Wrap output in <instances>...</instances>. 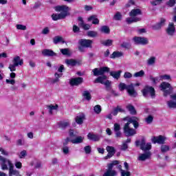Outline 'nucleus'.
I'll use <instances>...</instances> for the list:
<instances>
[{
	"mask_svg": "<svg viewBox=\"0 0 176 176\" xmlns=\"http://www.w3.org/2000/svg\"><path fill=\"white\" fill-rule=\"evenodd\" d=\"M133 41L135 45H148L149 43V41L148 38L142 36H135L133 38Z\"/></svg>",
	"mask_w": 176,
	"mask_h": 176,
	"instance_id": "1a4fd4ad",
	"label": "nucleus"
},
{
	"mask_svg": "<svg viewBox=\"0 0 176 176\" xmlns=\"http://www.w3.org/2000/svg\"><path fill=\"white\" fill-rule=\"evenodd\" d=\"M124 79H130V78H133V74L129 72H126L124 74Z\"/></svg>",
	"mask_w": 176,
	"mask_h": 176,
	"instance_id": "864d4df0",
	"label": "nucleus"
},
{
	"mask_svg": "<svg viewBox=\"0 0 176 176\" xmlns=\"http://www.w3.org/2000/svg\"><path fill=\"white\" fill-rule=\"evenodd\" d=\"M0 162L1 168L3 170H8L9 169V175L10 176H19L20 175V173L19 170L14 169V166L12 163V161L3 157L2 155H0ZM9 166V168H8V165Z\"/></svg>",
	"mask_w": 176,
	"mask_h": 176,
	"instance_id": "f03ea898",
	"label": "nucleus"
},
{
	"mask_svg": "<svg viewBox=\"0 0 176 176\" xmlns=\"http://www.w3.org/2000/svg\"><path fill=\"white\" fill-rule=\"evenodd\" d=\"M175 94L170 95L171 100L167 102V105L168 108H176V98H175Z\"/></svg>",
	"mask_w": 176,
	"mask_h": 176,
	"instance_id": "f3484780",
	"label": "nucleus"
},
{
	"mask_svg": "<svg viewBox=\"0 0 176 176\" xmlns=\"http://www.w3.org/2000/svg\"><path fill=\"white\" fill-rule=\"evenodd\" d=\"M168 151H170V146L167 145H162L161 146V151L162 152V153H165V152H168Z\"/></svg>",
	"mask_w": 176,
	"mask_h": 176,
	"instance_id": "c03bdc74",
	"label": "nucleus"
},
{
	"mask_svg": "<svg viewBox=\"0 0 176 176\" xmlns=\"http://www.w3.org/2000/svg\"><path fill=\"white\" fill-rule=\"evenodd\" d=\"M105 80H107V76L105 75H102L99 77H98L94 81V83H101V85H102Z\"/></svg>",
	"mask_w": 176,
	"mask_h": 176,
	"instance_id": "393cba45",
	"label": "nucleus"
},
{
	"mask_svg": "<svg viewBox=\"0 0 176 176\" xmlns=\"http://www.w3.org/2000/svg\"><path fill=\"white\" fill-rule=\"evenodd\" d=\"M25 156H27V151L25 150L22 151L19 155V159H24Z\"/></svg>",
	"mask_w": 176,
	"mask_h": 176,
	"instance_id": "49530a36",
	"label": "nucleus"
},
{
	"mask_svg": "<svg viewBox=\"0 0 176 176\" xmlns=\"http://www.w3.org/2000/svg\"><path fill=\"white\" fill-rule=\"evenodd\" d=\"M144 75H145V72H144V70H140V72L135 73L133 76L134 78H142Z\"/></svg>",
	"mask_w": 176,
	"mask_h": 176,
	"instance_id": "58836bf2",
	"label": "nucleus"
},
{
	"mask_svg": "<svg viewBox=\"0 0 176 176\" xmlns=\"http://www.w3.org/2000/svg\"><path fill=\"white\" fill-rule=\"evenodd\" d=\"M43 56H48V57H53L56 56V53L53 52L52 50L45 49L42 51Z\"/></svg>",
	"mask_w": 176,
	"mask_h": 176,
	"instance_id": "aec40b11",
	"label": "nucleus"
},
{
	"mask_svg": "<svg viewBox=\"0 0 176 176\" xmlns=\"http://www.w3.org/2000/svg\"><path fill=\"white\" fill-rule=\"evenodd\" d=\"M131 45H130V43L124 42L121 44V47H124V49H130Z\"/></svg>",
	"mask_w": 176,
	"mask_h": 176,
	"instance_id": "5fc2aeb1",
	"label": "nucleus"
},
{
	"mask_svg": "<svg viewBox=\"0 0 176 176\" xmlns=\"http://www.w3.org/2000/svg\"><path fill=\"white\" fill-rule=\"evenodd\" d=\"M150 80L151 81H153V83H154V85H156V83L160 82V80H162V78L160 77H155L154 78L153 76H150Z\"/></svg>",
	"mask_w": 176,
	"mask_h": 176,
	"instance_id": "a19ab883",
	"label": "nucleus"
},
{
	"mask_svg": "<svg viewBox=\"0 0 176 176\" xmlns=\"http://www.w3.org/2000/svg\"><path fill=\"white\" fill-rule=\"evenodd\" d=\"M55 78L52 80V83H57V82H60V78L63 76V74H58L56 72L54 74Z\"/></svg>",
	"mask_w": 176,
	"mask_h": 176,
	"instance_id": "4c0bfd02",
	"label": "nucleus"
},
{
	"mask_svg": "<svg viewBox=\"0 0 176 176\" xmlns=\"http://www.w3.org/2000/svg\"><path fill=\"white\" fill-rule=\"evenodd\" d=\"M13 64H10L8 68L11 72H14L16 71V67L19 65H23L24 64V60L19 56L14 57L12 60Z\"/></svg>",
	"mask_w": 176,
	"mask_h": 176,
	"instance_id": "39448f33",
	"label": "nucleus"
},
{
	"mask_svg": "<svg viewBox=\"0 0 176 176\" xmlns=\"http://www.w3.org/2000/svg\"><path fill=\"white\" fill-rule=\"evenodd\" d=\"M160 78L161 80H170V79H171V76L167 74L160 76Z\"/></svg>",
	"mask_w": 176,
	"mask_h": 176,
	"instance_id": "de8ad7c7",
	"label": "nucleus"
},
{
	"mask_svg": "<svg viewBox=\"0 0 176 176\" xmlns=\"http://www.w3.org/2000/svg\"><path fill=\"white\" fill-rule=\"evenodd\" d=\"M102 85H104V86L107 87V89H108L109 87H111V81L107 80L104 81Z\"/></svg>",
	"mask_w": 176,
	"mask_h": 176,
	"instance_id": "338daca9",
	"label": "nucleus"
},
{
	"mask_svg": "<svg viewBox=\"0 0 176 176\" xmlns=\"http://www.w3.org/2000/svg\"><path fill=\"white\" fill-rule=\"evenodd\" d=\"M126 21L127 24H132V23H137L138 21H141V18L134 16L128 17L126 18Z\"/></svg>",
	"mask_w": 176,
	"mask_h": 176,
	"instance_id": "5701e85b",
	"label": "nucleus"
},
{
	"mask_svg": "<svg viewBox=\"0 0 176 176\" xmlns=\"http://www.w3.org/2000/svg\"><path fill=\"white\" fill-rule=\"evenodd\" d=\"M120 124L118 123L114 124V131H120Z\"/></svg>",
	"mask_w": 176,
	"mask_h": 176,
	"instance_id": "680f3d73",
	"label": "nucleus"
},
{
	"mask_svg": "<svg viewBox=\"0 0 176 176\" xmlns=\"http://www.w3.org/2000/svg\"><path fill=\"white\" fill-rule=\"evenodd\" d=\"M65 70V68L63 65H61L58 68V72L59 74H63V72Z\"/></svg>",
	"mask_w": 176,
	"mask_h": 176,
	"instance_id": "69168bd1",
	"label": "nucleus"
},
{
	"mask_svg": "<svg viewBox=\"0 0 176 176\" xmlns=\"http://www.w3.org/2000/svg\"><path fill=\"white\" fill-rule=\"evenodd\" d=\"M151 141H152V142H153V144H164V141H166V138L162 135H160L157 137H153L151 139Z\"/></svg>",
	"mask_w": 176,
	"mask_h": 176,
	"instance_id": "4468645a",
	"label": "nucleus"
},
{
	"mask_svg": "<svg viewBox=\"0 0 176 176\" xmlns=\"http://www.w3.org/2000/svg\"><path fill=\"white\" fill-rule=\"evenodd\" d=\"M94 111L95 113H97V115L101 113V106L100 104H97L94 107Z\"/></svg>",
	"mask_w": 176,
	"mask_h": 176,
	"instance_id": "37998d69",
	"label": "nucleus"
},
{
	"mask_svg": "<svg viewBox=\"0 0 176 176\" xmlns=\"http://www.w3.org/2000/svg\"><path fill=\"white\" fill-rule=\"evenodd\" d=\"M15 167L16 168H21V167H23V164H21V162H15Z\"/></svg>",
	"mask_w": 176,
	"mask_h": 176,
	"instance_id": "774afa93",
	"label": "nucleus"
},
{
	"mask_svg": "<svg viewBox=\"0 0 176 176\" xmlns=\"http://www.w3.org/2000/svg\"><path fill=\"white\" fill-rule=\"evenodd\" d=\"M47 109H49V113L50 115H53V111H57L58 109V104H50L47 106Z\"/></svg>",
	"mask_w": 176,
	"mask_h": 176,
	"instance_id": "c85d7f7f",
	"label": "nucleus"
},
{
	"mask_svg": "<svg viewBox=\"0 0 176 176\" xmlns=\"http://www.w3.org/2000/svg\"><path fill=\"white\" fill-rule=\"evenodd\" d=\"M85 138L82 136H78L76 138L72 140H70L69 138H67L65 140L63 145H67L69 142H72V144H81V142H83Z\"/></svg>",
	"mask_w": 176,
	"mask_h": 176,
	"instance_id": "9d476101",
	"label": "nucleus"
},
{
	"mask_svg": "<svg viewBox=\"0 0 176 176\" xmlns=\"http://www.w3.org/2000/svg\"><path fill=\"white\" fill-rule=\"evenodd\" d=\"M166 5L169 6L170 8H173L174 5H175V0H169L167 3Z\"/></svg>",
	"mask_w": 176,
	"mask_h": 176,
	"instance_id": "6e6d98bb",
	"label": "nucleus"
},
{
	"mask_svg": "<svg viewBox=\"0 0 176 176\" xmlns=\"http://www.w3.org/2000/svg\"><path fill=\"white\" fill-rule=\"evenodd\" d=\"M123 120H127L128 122L124 126V133L125 134L126 137H132L133 135H135V134H137L135 129H131L130 127V124L132 123L135 129H138V126H140L138 124L140 119L137 117L133 116L126 117L123 119Z\"/></svg>",
	"mask_w": 176,
	"mask_h": 176,
	"instance_id": "f257e3e1",
	"label": "nucleus"
},
{
	"mask_svg": "<svg viewBox=\"0 0 176 176\" xmlns=\"http://www.w3.org/2000/svg\"><path fill=\"white\" fill-rule=\"evenodd\" d=\"M54 43L55 45H57V43H59V42H61L62 43H65V41H64V38L60 36H56L54 38Z\"/></svg>",
	"mask_w": 176,
	"mask_h": 176,
	"instance_id": "473e14b6",
	"label": "nucleus"
},
{
	"mask_svg": "<svg viewBox=\"0 0 176 176\" xmlns=\"http://www.w3.org/2000/svg\"><path fill=\"white\" fill-rule=\"evenodd\" d=\"M24 144H25V141L23 139H19L16 141V145L18 146H21L22 145H24Z\"/></svg>",
	"mask_w": 176,
	"mask_h": 176,
	"instance_id": "8fccbe9b",
	"label": "nucleus"
},
{
	"mask_svg": "<svg viewBox=\"0 0 176 176\" xmlns=\"http://www.w3.org/2000/svg\"><path fill=\"white\" fill-rule=\"evenodd\" d=\"M84 120H85V114H83V113H81V114L77 116L75 118V121L77 123V124H83Z\"/></svg>",
	"mask_w": 176,
	"mask_h": 176,
	"instance_id": "b1692460",
	"label": "nucleus"
},
{
	"mask_svg": "<svg viewBox=\"0 0 176 176\" xmlns=\"http://www.w3.org/2000/svg\"><path fill=\"white\" fill-rule=\"evenodd\" d=\"M166 23V19H161L160 21L155 25L152 26V29L154 30L155 31H157L162 28L164 25V23Z\"/></svg>",
	"mask_w": 176,
	"mask_h": 176,
	"instance_id": "dca6fc26",
	"label": "nucleus"
},
{
	"mask_svg": "<svg viewBox=\"0 0 176 176\" xmlns=\"http://www.w3.org/2000/svg\"><path fill=\"white\" fill-rule=\"evenodd\" d=\"M62 151L64 155H68V153H69V148L67 146H63Z\"/></svg>",
	"mask_w": 176,
	"mask_h": 176,
	"instance_id": "3c124183",
	"label": "nucleus"
},
{
	"mask_svg": "<svg viewBox=\"0 0 176 176\" xmlns=\"http://www.w3.org/2000/svg\"><path fill=\"white\" fill-rule=\"evenodd\" d=\"M56 12H60L59 14H53L52 15V19L54 21H57V20H63L65 19L67 16H69V7L67 6H57L55 7Z\"/></svg>",
	"mask_w": 176,
	"mask_h": 176,
	"instance_id": "7ed1b4c3",
	"label": "nucleus"
},
{
	"mask_svg": "<svg viewBox=\"0 0 176 176\" xmlns=\"http://www.w3.org/2000/svg\"><path fill=\"white\" fill-rule=\"evenodd\" d=\"M152 148V144L151 143H145V140L142 139L140 142V148L142 151H149Z\"/></svg>",
	"mask_w": 176,
	"mask_h": 176,
	"instance_id": "2eb2a0df",
	"label": "nucleus"
},
{
	"mask_svg": "<svg viewBox=\"0 0 176 176\" xmlns=\"http://www.w3.org/2000/svg\"><path fill=\"white\" fill-rule=\"evenodd\" d=\"M156 63V57L153 56L148 59L147 64L148 65H153Z\"/></svg>",
	"mask_w": 176,
	"mask_h": 176,
	"instance_id": "79ce46f5",
	"label": "nucleus"
},
{
	"mask_svg": "<svg viewBox=\"0 0 176 176\" xmlns=\"http://www.w3.org/2000/svg\"><path fill=\"white\" fill-rule=\"evenodd\" d=\"M113 19L116 21L122 20V14L120 12H117L113 16Z\"/></svg>",
	"mask_w": 176,
	"mask_h": 176,
	"instance_id": "a18cd8bd",
	"label": "nucleus"
},
{
	"mask_svg": "<svg viewBox=\"0 0 176 176\" xmlns=\"http://www.w3.org/2000/svg\"><path fill=\"white\" fill-rule=\"evenodd\" d=\"M139 14H141V10L140 9H133L129 13L131 17H135V16H138Z\"/></svg>",
	"mask_w": 176,
	"mask_h": 176,
	"instance_id": "7c9ffc66",
	"label": "nucleus"
},
{
	"mask_svg": "<svg viewBox=\"0 0 176 176\" xmlns=\"http://www.w3.org/2000/svg\"><path fill=\"white\" fill-rule=\"evenodd\" d=\"M69 124H71V123L69 122V121H60L58 122V126L60 127V129H67V127H68V126H69Z\"/></svg>",
	"mask_w": 176,
	"mask_h": 176,
	"instance_id": "bb28decb",
	"label": "nucleus"
},
{
	"mask_svg": "<svg viewBox=\"0 0 176 176\" xmlns=\"http://www.w3.org/2000/svg\"><path fill=\"white\" fill-rule=\"evenodd\" d=\"M121 74L122 70H118L117 72H110V76H112L114 79H116V80H119Z\"/></svg>",
	"mask_w": 176,
	"mask_h": 176,
	"instance_id": "4be33fe9",
	"label": "nucleus"
},
{
	"mask_svg": "<svg viewBox=\"0 0 176 176\" xmlns=\"http://www.w3.org/2000/svg\"><path fill=\"white\" fill-rule=\"evenodd\" d=\"M106 150L107 151L108 154L105 157V159H109L110 157H112L115 155V148L108 146L106 148Z\"/></svg>",
	"mask_w": 176,
	"mask_h": 176,
	"instance_id": "6ab92c4d",
	"label": "nucleus"
},
{
	"mask_svg": "<svg viewBox=\"0 0 176 176\" xmlns=\"http://www.w3.org/2000/svg\"><path fill=\"white\" fill-rule=\"evenodd\" d=\"M49 32H50V30L47 27H46L42 30L41 34H43V35H47Z\"/></svg>",
	"mask_w": 176,
	"mask_h": 176,
	"instance_id": "bf43d9fd",
	"label": "nucleus"
},
{
	"mask_svg": "<svg viewBox=\"0 0 176 176\" xmlns=\"http://www.w3.org/2000/svg\"><path fill=\"white\" fill-rule=\"evenodd\" d=\"M88 21H92V24H100V20L97 18L96 15H91L88 18Z\"/></svg>",
	"mask_w": 176,
	"mask_h": 176,
	"instance_id": "cd10ccee",
	"label": "nucleus"
},
{
	"mask_svg": "<svg viewBox=\"0 0 176 176\" xmlns=\"http://www.w3.org/2000/svg\"><path fill=\"white\" fill-rule=\"evenodd\" d=\"M146 122L147 123V124H151V123H152V122H153V117L152 116H148L146 119Z\"/></svg>",
	"mask_w": 176,
	"mask_h": 176,
	"instance_id": "09e8293b",
	"label": "nucleus"
},
{
	"mask_svg": "<svg viewBox=\"0 0 176 176\" xmlns=\"http://www.w3.org/2000/svg\"><path fill=\"white\" fill-rule=\"evenodd\" d=\"M94 76H100L104 75L105 72H109V67H102L100 68H95L92 70Z\"/></svg>",
	"mask_w": 176,
	"mask_h": 176,
	"instance_id": "6e6552de",
	"label": "nucleus"
},
{
	"mask_svg": "<svg viewBox=\"0 0 176 176\" xmlns=\"http://www.w3.org/2000/svg\"><path fill=\"white\" fill-rule=\"evenodd\" d=\"M160 89L162 90V91L164 92V96L165 97H167L168 94H171V91H173V87H171V85L166 82H163L160 85Z\"/></svg>",
	"mask_w": 176,
	"mask_h": 176,
	"instance_id": "423d86ee",
	"label": "nucleus"
},
{
	"mask_svg": "<svg viewBox=\"0 0 176 176\" xmlns=\"http://www.w3.org/2000/svg\"><path fill=\"white\" fill-rule=\"evenodd\" d=\"M83 83V78L77 77L70 79L69 84L71 86H79V85H82Z\"/></svg>",
	"mask_w": 176,
	"mask_h": 176,
	"instance_id": "f8f14e48",
	"label": "nucleus"
},
{
	"mask_svg": "<svg viewBox=\"0 0 176 176\" xmlns=\"http://www.w3.org/2000/svg\"><path fill=\"white\" fill-rule=\"evenodd\" d=\"M65 64H67V65L68 67H75V65L78 64V61H76L74 59H66L65 60Z\"/></svg>",
	"mask_w": 176,
	"mask_h": 176,
	"instance_id": "a878e982",
	"label": "nucleus"
},
{
	"mask_svg": "<svg viewBox=\"0 0 176 176\" xmlns=\"http://www.w3.org/2000/svg\"><path fill=\"white\" fill-rule=\"evenodd\" d=\"M123 56V53L121 52H114L111 55H110V58H118L119 57H122Z\"/></svg>",
	"mask_w": 176,
	"mask_h": 176,
	"instance_id": "c9c22d12",
	"label": "nucleus"
},
{
	"mask_svg": "<svg viewBox=\"0 0 176 176\" xmlns=\"http://www.w3.org/2000/svg\"><path fill=\"white\" fill-rule=\"evenodd\" d=\"M101 45H103V46H112V43H113V41L111 39H107L104 41H100Z\"/></svg>",
	"mask_w": 176,
	"mask_h": 176,
	"instance_id": "72a5a7b5",
	"label": "nucleus"
},
{
	"mask_svg": "<svg viewBox=\"0 0 176 176\" xmlns=\"http://www.w3.org/2000/svg\"><path fill=\"white\" fill-rule=\"evenodd\" d=\"M78 44L80 46H84V47H91V45H93V41L89 39H80Z\"/></svg>",
	"mask_w": 176,
	"mask_h": 176,
	"instance_id": "ddd939ff",
	"label": "nucleus"
},
{
	"mask_svg": "<svg viewBox=\"0 0 176 176\" xmlns=\"http://www.w3.org/2000/svg\"><path fill=\"white\" fill-rule=\"evenodd\" d=\"M118 175L116 170L113 169H108L103 176H116Z\"/></svg>",
	"mask_w": 176,
	"mask_h": 176,
	"instance_id": "c756f323",
	"label": "nucleus"
},
{
	"mask_svg": "<svg viewBox=\"0 0 176 176\" xmlns=\"http://www.w3.org/2000/svg\"><path fill=\"white\" fill-rule=\"evenodd\" d=\"M100 32H102L103 34H109L111 32V29L107 25H103L100 29Z\"/></svg>",
	"mask_w": 176,
	"mask_h": 176,
	"instance_id": "2f4dec72",
	"label": "nucleus"
},
{
	"mask_svg": "<svg viewBox=\"0 0 176 176\" xmlns=\"http://www.w3.org/2000/svg\"><path fill=\"white\" fill-rule=\"evenodd\" d=\"M119 90L120 91H123V90H126L127 93L131 97H137V91H135V89H134V85L133 84H130L129 85L120 82L118 85Z\"/></svg>",
	"mask_w": 176,
	"mask_h": 176,
	"instance_id": "20e7f679",
	"label": "nucleus"
},
{
	"mask_svg": "<svg viewBox=\"0 0 176 176\" xmlns=\"http://www.w3.org/2000/svg\"><path fill=\"white\" fill-rule=\"evenodd\" d=\"M126 109H128V111H129V112L131 115H135L137 113V111H135L134 106H133L131 104H128L126 106Z\"/></svg>",
	"mask_w": 176,
	"mask_h": 176,
	"instance_id": "f704fd0d",
	"label": "nucleus"
},
{
	"mask_svg": "<svg viewBox=\"0 0 176 176\" xmlns=\"http://www.w3.org/2000/svg\"><path fill=\"white\" fill-rule=\"evenodd\" d=\"M84 151H85V153L89 154L91 152V147L90 146H86L84 148Z\"/></svg>",
	"mask_w": 176,
	"mask_h": 176,
	"instance_id": "13d9d810",
	"label": "nucleus"
},
{
	"mask_svg": "<svg viewBox=\"0 0 176 176\" xmlns=\"http://www.w3.org/2000/svg\"><path fill=\"white\" fill-rule=\"evenodd\" d=\"M79 31H80V29L79 28V27H78L76 25H74L73 32L76 34V32H79Z\"/></svg>",
	"mask_w": 176,
	"mask_h": 176,
	"instance_id": "e2e57ef3",
	"label": "nucleus"
},
{
	"mask_svg": "<svg viewBox=\"0 0 176 176\" xmlns=\"http://www.w3.org/2000/svg\"><path fill=\"white\" fill-rule=\"evenodd\" d=\"M166 32L168 36H174L175 35V25L173 23H169L168 28L166 29Z\"/></svg>",
	"mask_w": 176,
	"mask_h": 176,
	"instance_id": "9b49d317",
	"label": "nucleus"
},
{
	"mask_svg": "<svg viewBox=\"0 0 176 176\" xmlns=\"http://www.w3.org/2000/svg\"><path fill=\"white\" fill-rule=\"evenodd\" d=\"M87 35L91 38H96V36H98V33L95 31H88Z\"/></svg>",
	"mask_w": 176,
	"mask_h": 176,
	"instance_id": "ea45409f",
	"label": "nucleus"
},
{
	"mask_svg": "<svg viewBox=\"0 0 176 176\" xmlns=\"http://www.w3.org/2000/svg\"><path fill=\"white\" fill-rule=\"evenodd\" d=\"M60 51L64 56H68V54H69V51L67 48L60 49Z\"/></svg>",
	"mask_w": 176,
	"mask_h": 176,
	"instance_id": "603ef678",
	"label": "nucleus"
},
{
	"mask_svg": "<svg viewBox=\"0 0 176 176\" xmlns=\"http://www.w3.org/2000/svg\"><path fill=\"white\" fill-rule=\"evenodd\" d=\"M144 97H151L155 98V88L153 87L147 86L142 90Z\"/></svg>",
	"mask_w": 176,
	"mask_h": 176,
	"instance_id": "0eeeda50",
	"label": "nucleus"
},
{
	"mask_svg": "<svg viewBox=\"0 0 176 176\" xmlns=\"http://www.w3.org/2000/svg\"><path fill=\"white\" fill-rule=\"evenodd\" d=\"M88 140H90L91 141H100V138H101V136L98 135H96L94 133H89L87 135Z\"/></svg>",
	"mask_w": 176,
	"mask_h": 176,
	"instance_id": "412c9836",
	"label": "nucleus"
},
{
	"mask_svg": "<svg viewBox=\"0 0 176 176\" xmlns=\"http://www.w3.org/2000/svg\"><path fill=\"white\" fill-rule=\"evenodd\" d=\"M16 28L18 30H21L22 31H25V30H27V26L24 25H16Z\"/></svg>",
	"mask_w": 176,
	"mask_h": 176,
	"instance_id": "4d7b16f0",
	"label": "nucleus"
},
{
	"mask_svg": "<svg viewBox=\"0 0 176 176\" xmlns=\"http://www.w3.org/2000/svg\"><path fill=\"white\" fill-rule=\"evenodd\" d=\"M120 171H121L122 176H130L131 175L130 172H129V171H126V170H122V169Z\"/></svg>",
	"mask_w": 176,
	"mask_h": 176,
	"instance_id": "052dcab7",
	"label": "nucleus"
},
{
	"mask_svg": "<svg viewBox=\"0 0 176 176\" xmlns=\"http://www.w3.org/2000/svg\"><path fill=\"white\" fill-rule=\"evenodd\" d=\"M151 155L152 154L149 151L143 154H140L138 157V160L140 162H145V160L151 158Z\"/></svg>",
	"mask_w": 176,
	"mask_h": 176,
	"instance_id": "a211bd4d",
	"label": "nucleus"
},
{
	"mask_svg": "<svg viewBox=\"0 0 176 176\" xmlns=\"http://www.w3.org/2000/svg\"><path fill=\"white\" fill-rule=\"evenodd\" d=\"M82 96L84 98H85V100H87V101H90V100H91V95L89 91H84L82 93Z\"/></svg>",
	"mask_w": 176,
	"mask_h": 176,
	"instance_id": "e433bc0d",
	"label": "nucleus"
},
{
	"mask_svg": "<svg viewBox=\"0 0 176 176\" xmlns=\"http://www.w3.org/2000/svg\"><path fill=\"white\" fill-rule=\"evenodd\" d=\"M162 1V0H154L151 3L153 6H156L157 5H160Z\"/></svg>",
	"mask_w": 176,
	"mask_h": 176,
	"instance_id": "0e129e2a",
	"label": "nucleus"
}]
</instances>
